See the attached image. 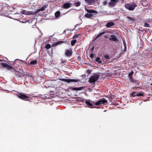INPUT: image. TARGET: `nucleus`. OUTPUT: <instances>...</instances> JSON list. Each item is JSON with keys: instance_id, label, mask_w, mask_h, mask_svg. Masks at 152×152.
Here are the masks:
<instances>
[{"instance_id": "nucleus-1", "label": "nucleus", "mask_w": 152, "mask_h": 152, "mask_svg": "<svg viewBox=\"0 0 152 152\" xmlns=\"http://www.w3.org/2000/svg\"><path fill=\"white\" fill-rule=\"evenodd\" d=\"M86 11L89 13H87L85 15V17L87 18H91L94 15L97 14V12L96 11L91 9H86Z\"/></svg>"}, {"instance_id": "nucleus-2", "label": "nucleus", "mask_w": 152, "mask_h": 152, "mask_svg": "<svg viewBox=\"0 0 152 152\" xmlns=\"http://www.w3.org/2000/svg\"><path fill=\"white\" fill-rule=\"evenodd\" d=\"M100 77L99 75H95L91 76L88 80L89 83L95 84V83L99 79Z\"/></svg>"}, {"instance_id": "nucleus-3", "label": "nucleus", "mask_w": 152, "mask_h": 152, "mask_svg": "<svg viewBox=\"0 0 152 152\" xmlns=\"http://www.w3.org/2000/svg\"><path fill=\"white\" fill-rule=\"evenodd\" d=\"M137 6L136 4L134 3H133L132 4H126L124 5L126 9L130 11L134 10Z\"/></svg>"}, {"instance_id": "nucleus-4", "label": "nucleus", "mask_w": 152, "mask_h": 152, "mask_svg": "<svg viewBox=\"0 0 152 152\" xmlns=\"http://www.w3.org/2000/svg\"><path fill=\"white\" fill-rule=\"evenodd\" d=\"M24 72L22 69L20 70L19 71H15V74L16 76L20 77H23L26 74H23Z\"/></svg>"}, {"instance_id": "nucleus-5", "label": "nucleus", "mask_w": 152, "mask_h": 152, "mask_svg": "<svg viewBox=\"0 0 152 152\" xmlns=\"http://www.w3.org/2000/svg\"><path fill=\"white\" fill-rule=\"evenodd\" d=\"M17 95L20 99H26L27 101L29 100L28 98H30L24 94L19 93H18Z\"/></svg>"}, {"instance_id": "nucleus-6", "label": "nucleus", "mask_w": 152, "mask_h": 152, "mask_svg": "<svg viewBox=\"0 0 152 152\" xmlns=\"http://www.w3.org/2000/svg\"><path fill=\"white\" fill-rule=\"evenodd\" d=\"M0 64L2 66V68L6 69L7 70H10L12 69V66L8 65L7 63H0Z\"/></svg>"}, {"instance_id": "nucleus-7", "label": "nucleus", "mask_w": 152, "mask_h": 152, "mask_svg": "<svg viewBox=\"0 0 152 152\" xmlns=\"http://www.w3.org/2000/svg\"><path fill=\"white\" fill-rule=\"evenodd\" d=\"M61 81L66 82L68 83H69L71 82H78L79 81V80L77 79H60Z\"/></svg>"}, {"instance_id": "nucleus-8", "label": "nucleus", "mask_w": 152, "mask_h": 152, "mask_svg": "<svg viewBox=\"0 0 152 152\" xmlns=\"http://www.w3.org/2000/svg\"><path fill=\"white\" fill-rule=\"evenodd\" d=\"M65 56L67 57H70L72 54V51L71 49L66 50L65 52Z\"/></svg>"}, {"instance_id": "nucleus-9", "label": "nucleus", "mask_w": 152, "mask_h": 152, "mask_svg": "<svg viewBox=\"0 0 152 152\" xmlns=\"http://www.w3.org/2000/svg\"><path fill=\"white\" fill-rule=\"evenodd\" d=\"M21 13L24 15H33L34 13L31 11H28L26 10H23L21 12Z\"/></svg>"}, {"instance_id": "nucleus-10", "label": "nucleus", "mask_w": 152, "mask_h": 152, "mask_svg": "<svg viewBox=\"0 0 152 152\" xmlns=\"http://www.w3.org/2000/svg\"><path fill=\"white\" fill-rule=\"evenodd\" d=\"M71 6V3H66L64 4L63 6V7L64 9H67Z\"/></svg>"}, {"instance_id": "nucleus-11", "label": "nucleus", "mask_w": 152, "mask_h": 152, "mask_svg": "<svg viewBox=\"0 0 152 152\" xmlns=\"http://www.w3.org/2000/svg\"><path fill=\"white\" fill-rule=\"evenodd\" d=\"M109 39L110 41H113L115 42L118 41L117 37L114 35H111V37L109 38Z\"/></svg>"}, {"instance_id": "nucleus-12", "label": "nucleus", "mask_w": 152, "mask_h": 152, "mask_svg": "<svg viewBox=\"0 0 152 152\" xmlns=\"http://www.w3.org/2000/svg\"><path fill=\"white\" fill-rule=\"evenodd\" d=\"M114 23L113 22H109L107 23L106 26L107 28H110L114 25Z\"/></svg>"}, {"instance_id": "nucleus-13", "label": "nucleus", "mask_w": 152, "mask_h": 152, "mask_svg": "<svg viewBox=\"0 0 152 152\" xmlns=\"http://www.w3.org/2000/svg\"><path fill=\"white\" fill-rule=\"evenodd\" d=\"M101 104H103L107 102V101L104 98H102L99 100Z\"/></svg>"}, {"instance_id": "nucleus-14", "label": "nucleus", "mask_w": 152, "mask_h": 152, "mask_svg": "<svg viewBox=\"0 0 152 152\" xmlns=\"http://www.w3.org/2000/svg\"><path fill=\"white\" fill-rule=\"evenodd\" d=\"M85 103L90 108H93V105L89 101H86Z\"/></svg>"}, {"instance_id": "nucleus-15", "label": "nucleus", "mask_w": 152, "mask_h": 152, "mask_svg": "<svg viewBox=\"0 0 152 152\" xmlns=\"http://www.w3.org/2000/svg\"><path fill=\"white\" fill-rule=\"evenodd\" d=\"M25 75L30 79L31 81L33 80V77L31 75H29L28 72H26V74Z\"/></svg>"}, {"instance_id": "nucleus-16", "label": "nucleus", "mask_w": 152, "mask_h": 152, "mask_svg": "<svg viewBox=\"0 0 152 152\" xmlns=\"http://www.w3.org/2000/svg\"><path fill=\"white\" fill-rule=\"evenodd\" d=\"M63 43L68 44V42L66 41H58V42H56V44L57 45H59V44H62Z\"/></svg>"}, {"instance_id": "nucleus-17", "label": "nucleus", "mask_w": 152, "mask_h": 152, "mask_svg": "<svg viewBox=\"0 0 152 152\" xmlns=\"http://www.w3.org/2000/svg\"><path fill=\"white\" fill-rule=\"evenodd\" d=\"M137 96V93L135 92H133L131 93L130 96L132 97H134L135 96Z\"/></svg>"}, {"instance_id": "nucleus-18", "label": "nucleus", "mask_w": 152, "mask_h": 152, "mask_svg": "<svg viewBox=\"0 0 152 152\" xmlns=\"http://www.w3.org/2000/svg\"><path fill=\"white\" fill-rule=\"evenodd\" d=\"M55 17L56 18L59 17L60 15V12L59 11H57L55 14Z\"/></svg>"}, {"instance_id": "nucleus-19", "label": "nucleus", "mask_w": 152, "mask_h": 152, "mask_svg": "<svg viewBox=\"0 0 152 152\" xmlns=\"http://www.w3.org/2000/svg\"><path fill=\"white\" fill-rule=\"evenodd\" d=\"M115 3H116L114 2H113L111 1L109 3V6L110 7H113L115 5Z\"/></svg>"}, {"instance_id": "nucleus-20", "label": "nucleus", "mask_w": 152, "mask_h": 152, "mask_svg": "<svg viewBox=\"0 0 152 152\" xmlns=\"http://www.w3.org/2000/svg\"><path fill=\"white\" fill-rule=\"evenodd\" d=\"M39 97L43 99L44 100L47 99V96L45 95H39Z\"/></svg>"}, {"instance_id": "nucleus-21", "label": "nucleus", "mask_w": 152, "mask_h": 152, "mask_svg": "<svg viewBox=\"0 0 152 152\" xmlns=\"http://www.w3.org/2000/svg\"><path fill=\"white\" fill-rule=\"evenodd\" d=\"M74 4L75 6L77 7L80 5L81 3L79 1H77L76 2H75Z\"/></svg>"}, {"instance_id": "nucleus-22", "label": "nucleus", "mask_w": 152, "mask_h": 152, "mask_svg": "<svg viewBox=\"0 0 152 152\" xmlns=\"http://www.w3.org/2000/svg\"><path fill=\"white\" fill-rule=\"evenodd\" d=\"M48 6V4L45 5V6L42 7L41 8L39 9L38 10V11L39 12L41 10H44L47 8V6Z\"/></svg>"}, {"instance_id": "nucleus-23", "label": "nucleus", "mask_w": 152, "mask_h": 152, "mask_svg": "<svg viewBox=\"0 0 152 152\" xmlns=\"http://www.w3.org/2000/svg\"><path fill=\"white\" fill-rule=\"evenodd\" d=\"M105 33V32L103 31L102 32H101L100 33H99L97 36H96V37L95 38V39H96L97 38H98L99 37L103 34H104Z\"/></svg>"}, {"instance_id": "nucleus-24", "label": "nucleus", "mask_w": 152, "mask_h": 152, "mask_svg": "<svg viewBox=\"0 0 152 152\" xmlns=\"http://www.w3.org/2000/svg\"><path fill=\"white\" fill-rule=\"evenodd\" d=\"M37 61L36 60L31 61L30 62V64H31L34 65L37 63Z\"/></svg>"}, {"instance_id": "nucleus-25", "label": "nucleus", "mask_w": 152, "mask_h": 152, "mask_svg": "<svg viewBox=\"0 0 152 152\" xmlns=\"http://www.w3.org/2000/svg\"><path fill=\"white\" fill-rule=\"evenodd\" d=\"M77 42V41L76 40H72L71 42V45L72 46H74L75 45V43Z\"/></svg>"}, {"instance_id": "nucleus-26", "label": "nucleus", "mask_w": 152, "mask_h": 152, "mask_svg": "<svg viewBox=\"0 0 152 152\" xmlns=\"http://www.w3.org/2000/svg\"><path fill=\"white\" fill-rule=\"evenodd\" d=\"M137 96H144L143 92H139V93L137 94Z\"/></svg>"}, {"instance_id": "nucleus-27", "label": "nucleus", "mask_w": 152, "mask_h": 152, "mask_svg": "<svg viewBox=\"0 0 152 152\" xmlns=\"http://www.w3.org/2000/svg\"><path fill=\"white\" fill-rule=\"evenodd\" d=\"M96 61L99 63H102V61L100 60V58L99 57H98L96 58Z\"/></svg>"}, {"instance_id": "nucleus-28", "label": "nucleus", "mask_w": 152, "mask_h": 152, "mask_svg": "<svg viewBox=\"0 0 152 152\" xmlns=\"http://www.w3.org/2000/svg\"><path fill=\"white\" fill-rule=\"evenodd\" d=\"M127 19L131 21H133L134 20V19L133 18H132L129 16H127Z\"/></svg>"}, {"instance_id": "nucleus-29", "label": "nucleus", "mask_w": 152, "mask_h": 152, "mask_svg": "<svg viewBox=\"0 0 152 152\" xmlns=\"http://www.w3.org/2000/svg\"><path fill=\"white\" fill-rule=\"evenodd\" d=\"M144 26L146 27H150V26L147 23H145L144 25Z\"/></svg>"}, {"instance_id": "nucleus-30", "label": "nucleus", "mask_w": 152, "mask_h": 152, "mask_svg": "<svg viewBox=\"0 0 152 152\" xmlns=\"http://www.w3.org/2000/svg\"><path fill=\"white\" fill-rule=\"evenodd\" d=\"M69 88L72 90L73 91H77V88H73L72 87H69Z\"/></svg>"}, {"instance_id": "nucleus-31", "label": "nucleus", "mask_w": 152, "mask_h": 152, "mask_svg": "<svg viewBox=\"0 0 152 152\" xmlns=\"http://www.w3.org/2000/svg\"><path fill=\"white\" fill-rule=\"evenodd\" d=\"M134 73V72L132 71L129 73V77H132V75H133V74Z\"/></svg>"}, {"instance_id": "nucleus-32", "label": "nucleus", "mask_w": 152, "mask_h": 152, "mask_svg": "<svg viewBox=\"0 0 152 152\" xmlns=\"http://www.w3.org/2000/svg\"><path fill=\"white\" fill-rule=\"evenodd\" d=\"M130 80L132 82H135V80L133 79L132 77H130L129 78Z\"/></svg>"}, {"instance_id": "nucleus-33", "label": "nucleus", "mask_w": 152, "mask_h": 152, "mask_svg": "<svg viewBox=\"0 0 152 152\" xmlns=\"http://www.w3.org/2000/svg\"><path fill=\"white\" fill-rule=\"evenodd\" d=\"M95 104L96 105H99L100 104H101L99 100L96 102H95Z\"/></svg>"}, {"instance_id": "nucleus-34", "label": "nucleus", "mask_w": 152, "mask_h": 152, "mask_svg": "<svg viewBox=\"0 0 152 152\" xmlns=\"http://www.w3.org/2000/svg\"><path fill=\"white\" fill-rule=\"evenodd\" d=\"M104 57L107 59H109L110 58L109 56L107 54L104 55Z\"/></svg>"}, {"instance_id": "nucleus-35", "label": "nucleus", "mask_w": 152, "mask_h": 152, "mask_svg": "<svg viewBox=\"0 0 152 152\" xmlns=\"http://www.w3.org/2000/svg\"><path fill=\"white\" fill-rule=\"evenodd\" d=\"M111 1L114 2L115 3H118L120 0H110Z\"/></svg>"}, {"instance_id": "nucleus-36", "label": "nucleus", "mask_w": 152, "mask_h": 152, "mask_svg": "<svg viewBox=\"0 0 152 152\" xmlns=\"http://www.w3.org/2000/svg\"><path fill=\"white\" fill-rule=\"evenodd\" d=\"M83 87H80L79 88H77V90L78 91L81 90L82 89H83Z\"/></svg>"}, {"instance_id": "nucleus-37", "label": "nucleus", "mask_w": 152, "mask_h": 152, "mask_svg": "<svg viewBox=\"0 0 152 152\" xmlns=\"http://www.w3.org/2000/svg\"><path fill=\"white\" fill-rule=\"evenodd\" d=\"M61 63H64L65 62V61L63 59H61Z\"/></svg>"}, {"instance_id": "nucleus-38", "label": "nucleus", "mask_w": 152, "mask_h": 152, "mask_svg": "<svg viewBox=\"0 0 152 152\" xmlns=\"http://www.w3.org/2000/svg\"><path fill=\"white\" fill-rule=\"evenodd\" d=\"M94 56V54L93 53H91L90 56V57L91 58H92Z\"/></svg>"}, {"instance_id": "nucleus-39", "label": "nucleus", "mask_w": 152, "mask_h": 152, "mask_svg": "<svg viewBox=\"0 0 152 152\" xmlns=\"http://www.w3.org/2000/svg\"><path fill=\"white\" fill-rule=\"evenodd\" d=\"M46 56H44L43 57V59L44 60L46 59V61H47V57Z\"/></svg>"}, {"instance_id": "nucleus-40", "label": "nucleus", "mask_w": 152, "mask_h": 152, "mask_svg": "<svg viewBox=\"0 0 152 152\" xmlns=\"http://www.w3.org/2000/svg\"><path fill=\"white\" fill-rule=\"evenodd\" d=\"M107 3L106 1H104L103 2V4L104 5H106Z\"/></svg>"}, {"instance_id": "nucleus-41", "label": "nucleus", "mask_w": 152, "mask_h": 152, "mask_svg": "<svg viewBox=\"0 0 152 152\" xmlns=\"http://www.w3.org/2000/svg\"><path fill=\"white\" fill-rule=\"evenodd\" d=\"M46 83H47L46 82H44L43 85H44V86H45V87L47 88V86H46L45 85L46 84Z\"/></svg>"}, {"instance_id": "nucleus-42", "label": "nucleus", "mask_w": 152, "mask_h": 152, "mask_svg": "<svg viewBox=\"0 0 152 152\" xmlns=\"http://www.w3.org/2000/svg\"><path fill=\"white\" fill-rule=\"evenodd\" d=\"M51 48V45L50 44H48V49Z\"/></svg>"}, {"instance_id": "nucleus-43", "label": "nucleus", "mask_w": 152, "mask_h": 152, "mask_svg": "<svg viewBox=\"0 0 152 152\" xmlns=\"http://www.w3.org/2000/svg\"><path fill=\"white\" fill-rule=\"evenodd\" d=\"M45 48L48 50V44H46L45 46Z\"/></svg>"}, {"instance_id": "nucleus-44", "label": "nucleus", "mask_w": 152, "mask_h": 152, "mask_svg": "<svg viewBox=\"0 0 152 152\" xmlns=\"http://www.w3.org/2000/svg\"><path fill=\"white\" fill-rule=\"evenodd\" d=\"M77 59L79 60H80V59H81V58H80V56H78L77 57Z\"/></svg>"}, {"instance_id": "nucleus-45", "label": "nucleus", "mask_w": 152, "mask_h": 152, "mask_svg": "<svg viewBox=\"0 0 152 152\" xmlns=\"http://www.w3.org/2000/svg\"><path fill=\"white\" fill-rule=\"evenodd\" d=\"M78 34L75 35V36L76 37H78Z\"/></svg>"}, {"instance_id": "nucleus-46", "label": "nucleus", "mask_w": 152, "mask_h": 152, "mask_svg": "<svg viewBox=\"0 0 152 152\" xmlns=\"http://www.w3.org/2000/svg\"><path fill=\"white\" fill-rule=\"evenodd\" d=\"M26 72H24V73H23V74H26Z\"/></svg>"}, {"instance_id": "nucleus-47", "label": "nucleus", "mask_w": 152, "mask_h": 152, "mask_svg": "<svg viewBox=\"0 0 152 152\" xmlns=\"http://www.w3.org/2000/svg\"><path fill=\"white\" fill-rule=\"evenodd\" d=\"M94 49V47H93L91 49V50H93V49Z\"/></svg>"}, {"instance_id": "nucleus-48", "label": "nucleus", "mask_w": 152, "mask_h": 152, "mask_svg": "<svg viewBox=\"0 0 152 152\" xmlns=\"http://www.w3.org/2000/svg\"><path fill=\"white\" fill-rule=\"evenodd\" d=\"M150 85L152 86V83L150 84Z\"/></svg>"}, {"instance_id": "nucleus-49", "label": "nucleus", "mask_w": 152, "mask_h": 152, "mask_svg": "<svg viewBox=\"0 0 152 152\" xmlns=\"http://www.w3.org/2000/svg\"><path fill=\"white\" fill-rule=\"evenodd\" d=\"M151 58H152V53H151Z\"/></svg>"}, {"instance_id": "nucleus-50", "label": "nucleus", "mask_w": 152, "mask_h": 152, "mask_svg": "<svg viewBox=\"0 0 152 152\" xmlns=\"http://www.w3.org/2000/svg\"><path fill=\"white\" fill-rule=\"evenodd\" d=\"M50 98V97H48V98Z\"/></svg>"}]
</instances>
